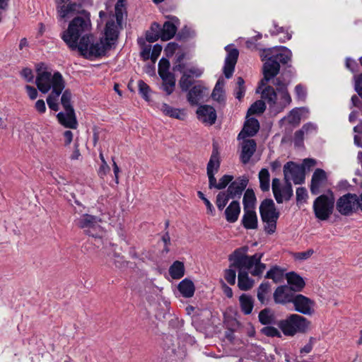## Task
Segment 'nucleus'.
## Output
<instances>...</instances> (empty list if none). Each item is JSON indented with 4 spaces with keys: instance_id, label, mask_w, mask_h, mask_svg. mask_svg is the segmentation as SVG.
Segmentation results:
<instances>
[{
    "instance_id": "18",
    "label": "nucleus",
    "mask_w": 362,
    "mask_h": 362,
    "mask_svg": "<svg viewBox=\"0 0 362 362\" xmlns=\"http://www.w3.org/2000/svg\"><path fill=\"white\" fill-rule=\"evenodd\" d=\"M208 88L199 83L193 86L187 93V100L192 105H197L208 95Z\"/></svg>"
},
{
    "instance_id": "37",
    "label": "nucleus",
    "mask_w": 362,
    "mask_h": 362,
    "mask_svg": "<svg viewBox=\"0 0 362 362\" xmlns=\"http://www.w3.org/2000/svg\"><path fill=\"white\" fill-rule=\"evenodd\" d=\"M233 255V252L228 256V260L231 262L229 268L224 272V278L226 281L230 285H234L236 279V272L235 269H237L234 264L235 259H230Z\"/></svg>"
},
{
    "instance_id": "11",
    "label": "nucleus",
    "mask_w": 362,
    "mask_h": 362,
    "mask_svg": "<svg viewBox=\"0 0 362 362\" xmlns=\"http://www.w3.org/2000/svg\"><path fill=\"white\" fill-rule=\"evenodd\" d=\"M284 181L292 180L294 184L300 185L305 180L304 167L293 161L287 162L284 166Z\"/></svg>"
},
{
    "instance_id": "7",
    "label": "nucleus",
    "mask_w": 362,
    "mask_h": 362,
    "mask_svg": "<svg viewBox=\"0 0 362 362\" xmlns=\"http://www.w3.org/2000/svg\"><path fill=\"white\" fill-rule=\"evenodd\" d=\"M334 199L333 195L322 194L313 202V211L317 218L321 221L327 220L333 213Z\"/></svg>"
},
{
    "instance_id": "3",
    "label": "nucleus",
    "mask_w": 362,
    "mask_h": 362,
    "mask_svg": "<svg viewBox=\"0 0 362 362\" xmlns=\"http://www.w3.org/2000/svg\"><path fill=\"white\" fill-rule=\"evenodd\" d=\"M248 247L244 246L236 249L230 259H235L234 264L236 267H245L251 271L252 276H260L266 269V264L261 263L262 253H256L252 256L247 255Z\"/></svg>"
},
{
    "instance_id": "14",
    "label": "nucleus",
    "mask_w": 362,
    "mask_h": 362,
    "mask_svg": "<svg viewBox=\"0 0 362 362\" xmlns=\"http://www.w3.org/2000/svg\"><path fill=\"white\" fill-rule=\"evenodd\" d=\"M248 179L246 177H240L233 181L228 186L226 192L230 199L240 198L247 186Z\"/></svg>"
},
{
    "instance_id": "15",
    "label": "nucleus",
    "mask_w": 362,
    "mask_h": 362,
    "mask_svg": "<svg viewBox=\"0 0 362 362\" xmlns=\"http://www.w3.org/2000/svg\"><path fill=\"white\" fill-rule=\"evenodd\" d=\"M196 113L198 119L203 123L209 125L215 124L217 115L216 110L212 106L208 105H200Z\"/></svg>"
},
{
    "instance_id": "46",
    "label": "nucleus",
    "mask_w": 362,
    "mask_h": 362,
    "mask_svg": "<svg viewBox=\"0 0 362 362\" xmlns=\"http://www.w3.org/2000/svg\"><path fill=\"white\" fill-rule=\"evenodd\" d=\"M266 109L265 103L259 100L255 101L248 109L247 115L261 114L264 112Z\"/></svg>"
},
{
    "instance_id": "52",
    "label": "nucleus",
    "mask_w": 362,
    "mask_h": 362,
    "mask_svg": "<svg viewBox=\"0 0 362 362\" xmlns=\"http://www.w3.org/2000/svg\"><path fill=\"white\" fill-rule=\"evenodd\" d=\"M261 333L269 337H281L280 331L277 328L272 326L264 327L261 329Z\"/></svg>"
},
{
    "instance_id": "25",
    "label": "nucleus",
    "mask_w": 362,
    "mask_h": 362,
    "mask_svg": "<svg viewBox=\"0 0 362 362\" xmlns=\"http://www.w3.org/2000/svg\"><path fill=\"white\" fill-rule=\"evenodd\" d=\"M263 86L259 84L257 92H259V89H260ZM265 88L262 91V98L267 100L270 107H274L278 105V96L274 88L271 86H264Z\"/></svg>"
},
{
    "instance_id": "53",
    "label": "nucleus",
    "mask_w": 362,
    "mask_h": 362,
    "mask_svg": "<svg viewBox=\"0 0 362 362\" xmlns=\"http://www.w3.org/2000/svg\"><path fill=\"white\" fill-rule=\"evenodd\" d=\"M226 49L228 51V54L225 59V63L235 66L239 55L238 50L237 49H231L228 50V47H226Z\"/></svg>"
},
{
    "instance_id": "22",
    "label": "nucleus",
    "mask_w": 362,
    "mask_h": 362,
    "mask_svg": "<svg viewBox=\"0 0 362 362\" xmlns=\"http://www.w3.org/2000/svg\"><path fill=\"white\" fill-rule=\"evenodd\" d=\"M257 144L254 139H244L242 144L240 160L243 164H247L256 151Z\"/></svg>"
},
{
    "instance_id": "57",
    "label": "nucleus",
    "mask_w": 362,
    "mask_h": 362,
    "mask_svg": "<svg viewBox=\"0 0 362 362\" xmlns=\"http://www.w3.org/2000/svg\"><path fill=\"white\" fill-rule=\"evenodd\" d=\"M314 253V250L313 249H309L304 252H295L293 255V258L296 260H305L310 258Z\"/></svg>"
},
{
    "instance_id": "16",
    "label": "nucleus",
    "mask_w": 362,
    "mask_h": 362,
    "mask_svg": "<svg viewBox=\"0 0 362 362\" xmlns=\"http://www.w3.org/2000/svg\"><path fill=\"white\" fill-rule=\"evenodd\" d=\"M295 295L288 286H280L276 288L273 296L276 303L285 305L292 303Z\"/></svg>"
},
{
    "instance_id": "19",
    "label": "nucleus",
    "mask_w": 362,
    "mask_h": 362,
    "mask_svg": "<svg viewBox=\"0 0 362 362\" xmlns=\"http://www.w3.org/2000/svg\"><path fill=\"white\" fill-rule=\"evenodd\" d=\"M259 129V123L255 118L247 119L244 127L238 136V139H245L247 136H254Z\"/></svg>"
},
{
    "instance_id": "30",
    "label": "nucleus",
    "mask_w": 362,
    "mask_h": 362,
    "mask_svg": "<svg viewBox=\"0 0 362 362\" xmlns=\"http://www.w3.org/2000/svg\"><path fill=\"white\" fill-rule=\"evenodd\" d=\"M163 81L162 87L163 90L168 95H170L175 87V78L173 73L164 74L163 75H159Z\"/></svg>"
},
{
    "instance_id": "34",
    "label": "nucleus",
    "mask_w": 362,
    "mask_h": 362,
    "mask_svg": "<svg viewBox=\"0 0 362 362\" xmlns=\"http://www.w3.org/2000/svg\"><path fill=\"white\" fill-rule=\"evenodd\" d=\"M258 319L262 325H269L275 324L276 317L271 309L264 308L259 313Z\"/></svg>"
},
{
    "instance_id": "26",
    "label": "nucleus",
    "mask_w": 362,
    "mask_h": 362,
    "mask_svg": "<svg viewBox=\"0 0 362 362\" xmlns=\"http://www.w3.org/2000/svg\"><path fill=\"white\" fill-rule=\"evenodd\" d=\"M240 213V206L238 201L233 200L225 210L226 219L229 223L235 222Z\"/></svg>"
},
{
    "instance_id": "63",
    "label": "nucleus",
    "mask_w": 362,
    "mask_h": 362,
    "mask_svg": "<svg viewBox=\"0 0 362 362\" xmlns=\"http://www.w3.org/2000/svg\"><path fill=\"white\" fill-rule=\"evenodd\" d=\"M355 90L362 98V73L355 76Z\"/></svg>"
},
{
    "instance_id": "9",
    "label": "nucleus",
    "mask_w": 362,
    "mask_h": 362,
    "mask_svg": "<svg viewBox=\"0 0 362 362\" xmlns=\"http://www.w3.org/2000/svg\"><path fill=\"white\" fill-rule=\"evenodd\" d=\"M358 208V197L355 194L347 193L340 197L336 203V209L342 216H350Z\"/></svg>"
},
{
    "instance_id": "56",
    "label": "nucleus",
    "mask_w": 362,
    "mask_h": 362,
    "mask_svg": "<svg viewBox=\"0 0 362 362\" xmlns=\"http://www.w3.org/2000/svg\"><path fill=\"white\" fill-rule=\"evenodd\" d=\"M170 62L167 59L162 58L158 63V74L163 75L164 74L170 73L169 71Z\"/></svg>"
},
{
    "instance_id": "64",
    "label": "nucleus",
    "mask_w": 362,
    "mask_h": 362,
    "mask_svg": "<svg viewBox=\"0 0 362 362\" xmlns=\"http://www.w3.org/2000/svg\"><path fill=\"white\" fill-rule=\"evenodd\" d=\"M178 45L176 42H169L165 48V52L167 57H172L177 49Z\"/></svg>"
},
{
    "instance_id": "28",
    "label": "nucleus",
    "mask_w": 362,
    "mask_h": 362,
    "mask_svg": "<svg viewBox=\"0 0 362 362\" xmlns=\"http://www.w3.org/2000/svg\"><path fill=\"white\" fill-rule=\"evenodd\" d=\"M105 37L103 39L105 42H110L111 45L117 40L118 37V31L117 25L113 20L108 21L105 25Z\"/></svg>"
},
{
    "instance_id": "45",
    "label": "nucleus",
    "mask_w": 362,
    "mask_h": 362,
    "mask_svg": "<svg viewBox=\"0 0 362 362\" xmlns=\"http://www.w3.org/2000/svg\"><path fill=\"white\" fill-rule=\"evenodd\" d=\"M151 32L147 33L146 34V40L149 42H153L160 38V35L159 30H160V26L157 23H153L151 25Z\"/></svg>"
},
{
    "instance_id": "43",
    "label": "nucleus",
    "mask_w": 362,
    "mask_h": 362,
    "mask_svg": "<svg viewBox=\"0 0 362 362\" xmlns=\"http://www.w3.org/2000/svg\"><path fill=\"white\" fill-rule=\"evenodd\" d=\"M283 271L277 266L271 268L266 274L265 278L270 279L275 283H279L283 278Z\"/></svg>"
},
{
    "instance_id": "12",
    "label": "nucleus",
    "mask_w": 362,
    "mask_h": 362,
    "mask_svg": "<svg viewBox=\"0 0 362 362\" xmlns=\"http://www.w3.org/2000/svg\"><path fill=\"white\" fill-rule=\"evenodd\" d=\"M292 303L294 310L304 315L310 316L315 312V302L302 294H296Z\"/></svg>"
},
{
    "instance_id": "55",
    "label": "nucleus",
    "mask_w": 362,
    "mask_h": 362,
    "mask_svg": "<svg viewBox=\"0 0 362 362\" xmlns=\"http://www.w3.org/2000/svg\"><path fill=\"white\" fill-rule=\"evenodd\" d=\"M245 81L242 77H238L237 79V86L235 90V98L239 100L244 96L245 92V88L244 86Z\"/></svg>"
},
{
    "instance_id": "39",
    "label": "nucleus",
    "mask_w": 362,
    "mask_h": 362,
    "mask_svg": "<svg viewBox=\"0 0 362 362\" xmlns=\"http://www.w3.org/2000/svg\"><path fill=\"white\" fill-rule=\"evenodd\" d=\"M169 274L174 279H179L185 274L184 264L180 261H175L169 268Z\"/></svg>"
},
{
    "instance_id": "35",
    "label": "nucleus",
    "mask_w": 362,
    "mask_h": 362,
    "mask_svg": "<svg viewBox=\"0 0 362 362\" xmlns=\"http://www.w3.org/2000/svg\"><path fill=\"white\" fill-rule=\"evenodd\" d=\"M243 203L244 211L250 209L254 210L256 203V197L252 189H246L243 196Z\"/></svg>"
},
{
    "instance_id": "49",
    "label": "nucleus",
    "mask_w": 362,
    "mask_h": 362,
    "mask_svg": "<svg viewBox=\"0 0 362 362\" xmlns=\"http://www.w3.org/2000/svg\"><path fill=\"white\" fill-rule=\"evenodd\" d=\"M194 83V79L189 74L184 73L181 77L179 84L182 91H187L189 87Z\"/></svg>"
},
{
    "instance_id": "21",
    "label": "nucleus",
    "mask_w": 362,
    "mask_h": 362,
    "mask_svg": "<svg viewBox=\"0 0 362 362\" xmlns=\"http://www.w3.org/2000/svg\"><path fill=\"white\" fill-rule=\"evenodd\" d=\"M327 182V175L325 172L317 168L314 172L310 185V192L313 194H317L320 193V188L323 186Z\"/></svg>"
},
{
    "instance_id": "58",
    "label": "nucleus",
    "mask_w": 362,
    "mask_h": 362,
    "mask_svg": "<svg viewBox=\"0 0 362 362\" xmlns=\"http://www.w3.org/2000/svg\"><path fill=\"white\" fill-rule=\"evenodd\" d=\"M139 91L146 100H148L149 86L142 80L138 81Z\"/></svg>"
},
{
    "instance_id": "27",
    "label": "nucleus",
    "mask_w": 362,
    "mask_h": 362,
    "mask_svg": "<svg viewBox=\"0 0 362 362\" xmlns=\"http://www.w3.org/2000/svg\"><path fill=\"white\" fill-rule=\"evenodd\" d=\"M257 223V216L254 210L244 211L242 224L246 229H256L258 225Z\"/></svg>"
},
{
    "instance_id": "29",
    "label": "nucleus",
    "mask_w": 362,
    "mask_h": 362,
    "mask_svg": "<svg viewBox=\"0 0 362 362\" xmlns=\"http://www.w3.org/2000/svg\"><path fill=\"white\" fill-rule=\"evenodd\" d=\"M177 32V27L175 25L170 22L166 21L164 23L162 28L159 30L160 39L163 41H167L172 39Z\"/></svg>"
},
{
    "instance_id": "42",
    "label": "nucleus",
    "mask_w": 362,
    "mask_h": 362,
    "mask_svg": "<svg viewBox=\"0 0 362 362\" xmlns=\"http://www.w3.org/2000/svg\"><path fill=\"white\" fill-rule=\"evenodd\" d=\"M270 284L269 282L262 283L257 288V299L262 304H265L267 302V295L269 292Z\"/></svg>"
},
{
    "instance_id": "38",
    "label": "nucleus",
    "mask_w": 362,
    "mask_h": 362,
    "mask_svg": "<svg viewBox=\"0 0 362 362\" xmlns=\"http://www.w3.org/2000/svg\"><path fill=\"white\" fill-rule=\"evenodd\" d=\"M259 187L262 192H268L270 188V175L267 168H262L258 175Z\"/></svg>"
},
{
    "instance_id": "40",
    "label": "nucleus",
    "mask_w": 362,
    "mask_h": 362,
    "mask_svg": "<svg viewBox=\"0 0 362 362\" xmlns=\"http://www.w3.org/2000/svg\"><path fill=\"white\" fill-rule=\"evenodd\" d=\"M78 7V5L75 3L64 4L57 6V12L61 19H65L69 17V15L74 12Z\"/></svg>"
},
{
    "instance_id": "10",
    "label": "nucleus",
    "mask_w": 362,
    "mask_h": 362,
    "mask_svg": "<svg viewBox=\"0 0 362 362\" xmlns=\"http://www.w3.org/2000/svg\"><path fill=\"white\" fill-rule=\"evenodd\" d=\"M37 76L36 77V85L37 88L43 93H47L51 88L54 90L55 86V79L57 76H59L62 85L64 84V81L62 74L59 72H55L53 75L47 71H41L40 68H37Z\"/></svg>"
},
{
    "instance_id": "47",
    "label": "nucleus",
    "mask_w": 362,
    "mask_h": 362,
    "mask_svg": "<svg viewBox=\"0 0 362 362\" xmlns=\"http://www.w3.org/2000/svg\"><path fill=\"white\" fill-rule=\"evenodd\" d=\"M230 199V197L228 196L227 192H226L225 191L219 192L216 195V204L217 208L220 211H222L226 206Z\"/></svg>"
},
{
    "instance_id": "41",
    "label": "nucleus",
    "mask_w": 362,
    "mask_h": 362,
    "mask_svg": "<svg viewBox=\"0 0 362 362\" xmlns=\"http://www.w3.org/2000/svg\"><path fill=\"white\" fill-rule=\"evenodd\" d=\"M164 347L168 353L170 350L171 353L176 356L183 353V350L180 348L178 344L177 345L175 344V339L173 337H165Z\"/></svg>"
},
{
    "instance_id": "1",
    "label": "nucleus",
    "mask_w": 362,
    "mask_h": 362,
    "mask_svg": "<svg viewBox=\"0 0 362 362\" xmlns=\"http://www.w3.org/2000/svg\"><path fill=\"white\" fill-rule=\"evenodd\" d=\"M291 52L285 47H272L263 49L262 59L265 60L263 65V78L260 81L261 86L267 83L278 75L280 64H286L291 59Z\"/></svg>"
},
{
    "instance_id": "50",
    "label": "nucleus",
    "mask_w": 362,
    "mask_h": 362,
    "mask_svg": "<svg viewBox=\"0 0 362 362\" xmlns=\"http://www.w3.org/2000/svg\"><path fill=\"white\" fill-rule=\"evenodd\" d=\"M72 98V94L70 90L66 89L62 93V95L61 98V103L64 109L66 110H71L74 109L71 100Z\"/></svg>"
},
{
    "instance_id": "51",
    "label": "nucleus",
    "mask_w": 362,
    "mask_h": 362,
    "mask_svg": "<svg viewBox=\"0 0 362 362\" xmlns=\"http://www.w3.org/2000/svg\"><path fill=\"white\" fill-rule=\"evenodd\" d=\"M124 11V0H117L115 4V16L118 24H120L122 21Z\"/></svg>"
},
{
    "instance_id": "62",
    "label": "nucleus",
    "mask_w": 362,
    "mask_h": 362,
    "mask_svg": "<svg viewBox=\"0 0 362 362\" xmlns=\"http://www.w3.org/2000/svg\"><path fill=\"white\" fill-rule=\"evenodd\" d=\"M308 197L307 190L305 187H298L296 189V201L301 202L305 201Z\"/></svg>"
},
{
    "instance_id": "23",
    "label": "nucleus",
    "mask_w": 362,
    "mask_h": 362,
    "mask_svg": "<svg viewBox=\"0 0 362 362\" xmlns=\"http://www.w3.org/2000/svg\"><path fill=\"white\" fill-rule=\"evenodd\" d=\"M288 288L294 292L301 291L305 286L303 279L294 272H288L286 274Z\"/></svg>"
},
{
    "instance_id": "54",
    "label": "nucleus",
    "mask_w": 362,
    "mask_h": 362,
    "mask_svg": "<svg viewBox=\"0 0 362 362\" xmlns=\"http://www.w3.org/2000/svg\"><path fill=\"white\" fill-rule=\"evenodd\" d=\"M285 185L281 190V194L283 195V200L285 199L286 201L289 200L292 196H293V189H292V185L291 181L287 180L284 181Z\"/></svg>"
},
{
    "instance_id": "8",
    "label": "nucleus",
    "mask_w": 362,
    "mask_h": 362,
    "mask_svg": "<svg viewBox=\"0 0 362 362\" xmlns=\"http://www.w3.org/2000/svg\"><path fill=\"white\" fill-rule=\"evenodd\" d=\"M100 221V218L96 216L83 214L76 220V223L88 235L100 238L103 233L102 227L99 224Z\"/></svg>"
},
{
    "instance_id": "36",
    "label": "nucleus",
    "mask_w": 362,
    "mask_h": 362,
    "mask_svg": "<svg viewBox=\"0 0 362 362\" xmlns=\"http://www.w3.org/2000/svg\"><path fill=\"white\" fill-rule=\"evenodd\" d=\"M224 83L223 79H218L211 93L213 100L220 103L225 101Z\"/></svg>"
},
{
    "instance_id": "24",
    "label": "nucleus",
    "mask_w": 362,
    "mask_h": 362,
    "mask_svg": "<svg viewBox=\"0 0 362 362\" xmlns=\"http://www.w3.org/2000/svg\"><path fill=\"white\" fill-rule=\"evenodd\" d=\"M238 269V286L241 291H248L254 285V280L248 276V269L245 267H236Z\"/></svg>"
},
{
    "instance_id": "31",
    "label": "nucleus",
    "mask_w": 362,
    "mask_h": 362,
    "mask_svg": "<svg viewBox=\"0 0 362 362\" xmlns=\"http://www.w3.org/2000/svg\"><path fill=\"white\" fill-rule=\"evenodd\" d=\"M160 110L165 115L180 120H184L186 116L180 110L174 108L166 103H163Z\"/></svg>"
},
{
    "instance_id": "48",
    "label": "nucleus",
    "mask_w": 362,
    "mask_h": 362,
    "mask_svg": "<svg viewBox=\"0 0 362 362\" xmlns=\"http://www.w3.org/2000/svg\"><path fill=\"white\" fill-rule=\"evenodd\" d=\"M279 94L280 98L279 99V101H278L277 107L282 110L291 103V98L287 89H284V90L279 92Z\"/></svg>"
},
{
    "instance_id": "17",
    "label": "nucleus",
    "mask_w": 362,
    "mask_h": 362,
    "mask_svg": "<svg viewBox=\"0 0 362 362\" xmlns=\"http://www.w3.org/2000/svg\"><path fill=\"white\" fill-rule=\"evenodd\" d=\"M59 82H61V78L59 76L57 75L55 79L54 90L47 98V103L49 107L54 111L59 110V104L57 103L58 98L65 87V85H62V83Z\"/></svg>"
},
{
    "instance_id": "44",
    "label": "nucleus",
    "mask_w": 362,
    "mask_h": 362,
    "mask_svg": "<svg viewBox=\"0 0 362 362\" xmlns=\"http://www.w3.org/2000/svg\"><path fill=\"white\" fill-rule=\"evenodd\" d=\"M272 188L274 198L277 203H283V195L281 190V182L279 178H274L272 180Z\"/></svg>"
},
{
    "instance_id": "59",
    "label": "nucleus",
    "mask_w": 362,
    "mask_h": 362,
    "mask_svg": "<svg viewBox=\"0 0 362 362\" xmlns=\"http://www.w3.org/2000/svg\"><path fill=\"white\" fill-rule=\"evenodd\" d=\"M278 219H270L263 221L265 223L264 230L269 233L272 234L275 232L276 228V221Z\"/></svg>"
},
{
    "instance_id": "20",
    "label": "nucleus",
    "mask_w": 362,
    "mask_h": 362,
    "mask_svg": "<svg viewBox=\"0 0 362 362\" xmlns=\"http://www.w3.org/2000/svg\"><path fill=\"white\" fill-rule=\"evenodd\" d=\"M65 112V113L61 112L57 114V117L59 123L66 128L76 129L78 122L74 110H66Z\"/></svg>"
},
{
    "instance_id": "5",
    "label": "nucleus",
    "mask_w": 362,
    "mask_h": 362,
    "mask_svg": "<svg viewBox=\"0 0 362 362\" xmlns=\"http://www.w3.org/2000/svg\"><path fill=\"white\" fill-rule=\"evenodd\" d=\"M220 159L218 153L214 150L206 167V173L209 178V188L221 190L225 189L233 182V176L230 175H223L217 182L215 174L218 173L220 168Z\"/></svg>"
},
{
    "instance_id": "13",
    "label": "nucleus",
    "mask_w": 362,
    "mask_h": 362,
    "mask_svg": "<svg viewBox=\"0 0 362 362\" xmlns=\"http://www.w3.org/2000/svg\"><path fill=\"white\" fill-rule=\"evenodd\" d=\"M259 213L262 221L270 219H278L279 212L276 210L274 201L272 199H265L259 206Z\"/></svg>"
},
{
    "instance_id": "33",
    "label": "nucleus",
    "mask_w": 362,
    "mask_h": 362,
    "mask_svg": "<svg viewBox=\"0 0 362 362\" xmlns=\"http://www.w3.org/2000/svg\"><path fill=\"white\" fill-rule=\"evenodd\" d=\"M242 312L245 315H250L254 308V300L252 296L243 293L239 298Z\"/></svg>"
},
{
    "instance_id": "4",
    "label": "nucleus",
    "mask_w": 362,
    "mask_h": 362,
    "mask_svg": "<svg viewBox=\"0 0 362 362\" xmlns=\"http://www.w3.org/2000/svg\"><path fill=\"white\" fill-rule=\"evenodd\" d=\"M276 324L284 336L293 337L306 334L310 329L311 322L300 315L290 314Z\"/></svg>"
},
{
    "instance_id": "60",
    "label": "nucleus",
    "mask_w": 362,
    "mask_h": 362,
    "mask_svg": "<svg viewBox=\"0 0 362 362\" xmlns=\"http://www.w3.org/2000/svg\"><path fill=\"white\" fill-rule=\"evenodd\" d=\"M197 195L204 202V204L207 208V213L210 214L211 215H214L215 209H214L212 204L210 202V201L207 198L205 197L204 194L201 191H199L197 192Z\"/></svg>"
},
{
    "instance_id": "6",
    "label": "nucleus",
    "mask_w": 362,
    "mask_h": 362,
    "mask_svg": "<svg viewBox=\"0 0 362 362\" xmlns=\"http://www.w3.org/2000/svg\"><path fill=\"white\" fill-rule=\"evenodd\" d=\"M92 40L93 35H83L79 41V47L76 48L86 59L103 56L111 47V43L105 42L103 39L95 43L92 42Z\"/></svg>"
},
{
    "instance_id": "2",
    "label": "nucleus",
    "mask_w": 362,
    "mask_h": 362,
    "mask_svg": "<svg viewBox=\"0 0 362 362\" xmlns=\"http://www.w3.org/2000/svg\"><path fill=\"white\" fill-rule=\"evenodd\" d=\"M91 30L90 13L83 11L81 16L75 17L69 24L67 30L62 34V38L71 50L79 47V42L83 35L89 34Z\"/></svg>"
},
{
    "instance_id": "61",
    "label": "nucleus",
    "mask_w": 362,
    "mask_h": 362,
    "mask_svg": "<svg viewBox=\"0 0 362 362\" xmlns=\"http://www.w3.org/2000/svg\"><path fill=\"white\" fill-rule=\"evenodd\" d=\"M305 128H301L300 129L296 131L294 134V143L296 146H300L303 144L304 139V130Z\"/></svg>"
},
{
    "instance_id": "32",
    "label": "nucleus",
    "mask_w": 362,
    "mask_h": 362,
    "mask_svg": "<svg viewBox=\"0 0 362 362\" xmlns=\"http://www.w3.org/2000/svg\"><path fill=\"white\" fill-rule=\"evenodd\" d=\"M178 290L184 297L191 298L194 293L195 288L191 280L185 279L180 282Z\"/></svg>"
}]
</instances>
